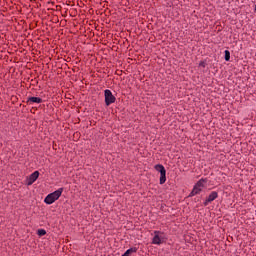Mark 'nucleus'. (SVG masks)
Listing matches in <instances>:
<instances>
[{"label": "nucleus", "mask_w": 256, "mask_h": 256, "mask_svg": "<svg viewBox=\"0 0 256 256\" xmlns=\"http://www.w3.org/2000/svg\"><path fill=\"white\" fill-rule=\"evenodd\" d=\"M104 97L107 107H109V105H112V103H115V101H117V98L113 96V92H111V90L109 89L104 91Z\"/></svg>", "instance_id": "7ed1b4c3"}, {"label": "nucleus", "mask_w": 256, "mask_h": 256, "mask_svg": "<svg viewBox=\"0 0 256 256\" xmlns=\"http://www.w3.org/2000/svg\"><path fill=\"white\" fill-rule=\"evenodd\" d=\"M202 191H203V189H201V188L197 187L196 185H194L193 190L189 194V197H195V195H199V193H201Z\"/></svg>", "instance_id": "6e6552de"}, {"label": "nucleus", "mask_w": 256, "mask_h": 256, "mask_svg": "<svg viewBox=\"0 0 256 256\" xmlns=\"http://www.w3.org/2000/svg\"><path fill=\"white\" fill-rule=\"evenodd\" d=\"M199 67H207V63H205V61H201L200 63H199Z\"/></svg>", "instance_id": "f8f14e48"}, {"label": "nucleus", "mask_w": 256, "mask_h": 256, "mask_svg": "<svg viewBox=\"0 0 256 256\" xmlns=\"http://www.w3.org/2000/svg\"><path fill=\"white\" fill-rule=\"evenodd\" d=\"M154 168L160 173V185H164L165 181H167V170H165V166L162 164H157Z\"/></svg>", "instance_id": "f03ea898"}, {"label": "nucleus", "mask_w": 256, "mask_h": 256, "mask_svg": "<svg viewBox=\"0 0 256 256\" xmlns=\"http://www.w3.org/2000/svg\"><path fill=\"white\" fill-rule=\"evenodd\" d=\"M224 54H225V56H224L225 61H230V59H231V52H229V50H225Z\"/></svg>", "instance_id": "9d476101"}, {"label": "nucleus", "mask_w": 256, "mask_h": 256, "mask_svg": "<svg viewBox=\"0 0 256 256\" xmlns=\"http://www.w3.org/2000/svg\"><path fill=\"white\" fill-rule=\"evenodd\" d=\"M37 179H39V171H35L33 172L28 178H27V182L26 185H32L34 184Z\"/></svg>", "instance_id": "20e7f679"}, {"label": "nucleus", "mask_w": 256, "mask_h": 256, "mask_svg": "<svg viewBox=\"0 0 256 256\" xmlns=\"http://www.w3.org/2000/svg\"><path fill=\"white\" fill-rule=\"evenodd\" d=\"M61 195H63V188H59L58 190L48 194L44 199V203H46V205H53Z\"/></svg>", "instance_id": "f257e3e1"}, {"label": "nucleus", "mask_w": 256, "mask_h": 256, "mask_svg": "<svg viewBox=\"0 0 256 256\" xmlns=\"http://www.w3.org/2000/svg\"><path fill=\"white\" fill-rule=\"evenodd\" d=\"M34 103H43V99L40 97L31 96L27 98L26 105H33Z\"/></svg>", "instance_id": "423d86ee"}, {"label": "nucleus", "mask_w": 256, "mask_h": 256, "mask_svg": "<svg viewBox=\"0 0 256 256\" xmlns=\"http://www.w3.org/2000/svg\"><path fill=\"white\" fill-rule=\"evenodd\" d=\"M161 234H163L161 231H154V237L152 239L153 245H161V237H159Z\"/></svg>", "instance_id": "0eeeda50"}, {"label": "nucleus", "mask_w": 256, "mask_h": 256, "mask_svg": "<svg viewBox=\"0 0 256 256\" xmlns=\"http://www.w3.org/2000/svg\"><path fill=\"white\" fill-rule=\"evenodd\" d=\"M37 235H39V237H43L47 235V231H45V229H39Z\"/></svg>", "instance_id": "9b49d317"}, {"label": "nucleus", "mask_w": 256, "mask_h": 256, "mask_svg": "<svg viewBox=\"0 0 256 256\" xmlns=\"http://www.w3.org/2000/svg\"><path fill=\"white\" fill-rule=\"evenodd\" d=\"M203 183H207V178H201L196 184L195 186L198 187L199 189H203V187H205V185Z\"/></svg>", "instance_id": "1a4fd4ad"}, {"label": "nucleus", "mask_w": 256, "mask_h": 256, "mask_svg": "<svg viewBox=\"0 0 256 256\" xmlns=\"http://www.w3.org/2000/svg\"><path fill=\"white\" fill-rule=\"evenodd\" d=\"M217 197H219V194L215 191L211 192L210 195L208 196V198H206L205 202H204V207H207L209 205V203L215 201V199H217Z\"/></svg>", "instance_id": "39448f33"}]
</instances>
